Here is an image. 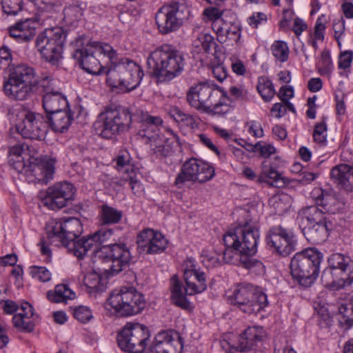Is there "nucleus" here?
<instances>
[{"label": "nucleus", "instance_id": "0e129e2a", "mask_svg": "<svg viewBox=\"0 0 353 353\" xmlns=\"http://www.w3.org/2000/svg\"><path fill=\"white\" fill-rule=\"evenodd\" d=\"M307 24L303 19L296 17L294 21L293 31L296 35L299 36L302 32L307 29Z\"/></svg>", "mask_w": 353, "mask_h": 353}, {"label": "nucleus", "instance_id": "7c9ffc66", "mask_svg": "<svg viewBox=\"0 0 353 353\" xmlns=\"http://www.w3.org/2000/svg\"><path fill=\"white\" fill-rule=\"evenodd\" d=\"M74 297L75 294L65 284L57 285L54 290L47 292V298L52 303H66Z\"/></svg>", "mask_w": 353, "mask_h": 353}, {"label": "nucleus", "instance_id": "f8f14e48", "mask_svg": "<svg viewBox=\"0 0 353 353\" xmlns=\"http://www.w3.org/2000/svg\"><path fill=\"white\" fill-rule=\"evenodd\" d=\"M230 298L233 305L250 314L260 312L268 303L267 295L249 283H238Z\"/></svg>", "mask_w": 353, "mask_h": 353}, {"label": "nucleus", "instance_id": "4d7b16f0", "mask_svg": "<svg viewBox=\"0 0 353 353\" xmlns=\"http://www.w3.org/2000/svg\"><path fill=\"white\" fill-rule=\"evenodd\" d=\"M353 52L352 51H345L340 54L339 57V67L340 68H348L352 63Z\"/></svg>", "mask_w": 353, "mask_h": 353}, {"label": "nucleus", "instance_id": "6e6552de", "mask_svg": "<svg viewBox=\"0 0 353 353\" xmlns=\"http://www.w3.org/2000/svg\"><path fill=\"white\" fill-rule=\"evenodd\" d=\"M327 263L322 274L326 285L341 289L353 283V260L350 256L334 253L328 257Z\"/></svg>", "mask_w": 353, "mask_h": 353}, {"label": "nucleus", "instance_id": "a18cd8bd", "mask_svg": "<svg viewBox=\"0 0 353 353\" xmlns=\"http://www.w3.org/2000/svg\"><path fill=\"white\" fill-rule=\"evenodd\" d=\"M173 112L174 114H172V117L182 126L190 127L191 128H194L196 126L195 118L192 115L186 114L184 112Z\"/></svg>", "mask_w": 353, "mask_h": 353}, {"label": "nucleus", "instance_id": "c756f323", "mask_svg": "<svg viewBox=\"0 0 353 353\" xmlns=\"http://www.w3.org/2000/svg\"><path fill=\"white\" fill-rule=\"evenodd\" d=\"M316 205H321L327 213L336 214L343 209L345 201L335 194L322 190L316 199Z\"/></svg>", "mask_w": 353, "mask_h": 353}, {"label": "nucleus", "instance_id": "5701e85b", "mask_svg": "<svg viewBox=\"0 0 353 353\" xmlns=\"http://www.w3.org/2000/svg\"><path fill=\"white\" fill-rule=\"evenodd\" d=\"M137 243L139 253L154 254L163 252L168 245V241L161 232L148 228L137 236Z\"/></svg>", "mask_w": 353, "mask_h": 353}, {"label": "nucleus", "instance_id": "c9c22d12", "mask_svg": "<svg viewBox=\"0 0 353 353\" xmlns=\"http://www.w3.org/2000/svg\"><path fill=\"white\" fill-rule=\"evenodd\" d=\"M256 89L265 101H270L275 94L273 83L266 76H261L259 77Z\"/></svg>", "mask_w": 353, "mask_h": 353}, {"label": "nucleus", "instance_id": "e2e57ef3", "mask_svg": "<svg viewBox=\"0 0 353 353\" xmlns=\"http://www.w3.org/2000/svg\"><path fill=\"white\" fill-rule=\"evenodd\" d=\"M130 157L128 152H121L115 159L117 169H121L130 163Z\"/></svg>", "mask_w": 353, "mask_h": 353}, {"label": "nucleus", "instance_id": "bb28decb", "mask_svg": "<svg viewBox=\"0 0 353 353\" xmlns=\"http://www.w3.org/2000/svg\"><path fill=\"white\" fill-rule=\"evenodd\" d=\"M332 230V223L304 225L302 232L306 239L313 243L319 244L326 240L328 233Z\"/></svg>", "mask_w": 353, "mask_h": 353}, {"label": "nucleus", "instance_id": "680f3d73", "mask_svg": "<svg viewBox=\"0 0 353 353\" xmlns=\"http://www.w3.org/2000/svg\"><path fill=\"white\" fill-rule=\"evenodd\" d=\"M325 29V25L321 21V18L319 17L316 21L315 27H314V38L316 40L323 41L324 39V30Z\"/></svg>", "mask_w": 353, "mask_h": 353}, {"label": "nucleus", "instance_id": "412c9836", "mask_svg": "<svg viewBox=\"0 0 353 353\" xmlns=\"http://www.w3.org/2000/svg\"><path fill=\"white\" fill-rule=\"evenodd\" d=\"M22 120L16 125L18 133L23 138L42 140L46 136L44 118L40 113L22 112Z\"/></svg>", "mask_w": 353, "mask_h": 353}, {"label": "nucleus", "instance_id": "49530a36", "mask_svg": "<svg viewBox=\"0 0 353 353\" xmlns=\"http://www.w3.org/2000/svg\"><path fill=\"white\" fill-rule=\"evenodd\" d=\"M30 148L28 145L24 143H18L10 148L9 159L17 157L23 158L32 156L30 154Z\"/></svg>", "mask_w": 353, "mask_h": 353}, {"label": "nucleus", "instance_id": "a878e982", "mask_svg": "<svg viewBox=\"0 0 353 353\" xmlns=\"http://www.w3.org/2000/svg\"><path fill=\"white\" fill-rule=\"evenodd\" d=\"M265 336L266 333L262 327H249L240 336L236 350L240 352L252 350L259 343L262 342Z\"/></svg>", "mask_w": 353, "mask_h": 353}, {"label": "nucleus", "instance_id": "8fccbe9b", "mask_svg": "<svg viewBox=\"0 0 353 353\" xmlns=\"http://www.w3.org/2000/svg\"><path fill=\"white\" fill-rule=\"evenodd\" d=\"M74 316L76 319L83 323H86L92 319V313L89 307L79 306L74 310Z\"/></svg>", "mask_w": 353, "mask_h": 353}, {"label": "nucleus", "instance_id": "dca6fc26", "mask_svg": "<svg viewBox=\"0 0 353 353\" xmlns=\"http://www.w3.org/2000/svg\"><path fill=\"white\" fill-rule=\"evenodd\" d=\"M150 332L148 328L140 323H128L118 333L117 343L119 347L130 353H147Z\"/></svg>", "mask_w": 353, "mask_h": 353}, {"label": "nucleus", "instance_id": "a19ab883", "mask_svg": "<svg viewBox=\"0 0 353 353\" xmlns=\"http://www.w3.org/2000/svg\"><path fill=\"white\" fill-rule=\"evenodd\" d=\"M271 50L273 56L279 61L285 62L288 60L289 50L285 42L281 41H275L272 44Z\"/></svg>", "mask_w": 353, "mask_h": 353}, {"label": "nucleus", "instance_id": "bf43d9fd", "mask_svg": "<svg viewBox=\"0 0 353 353\" xmlns=\"http://www.w3.org/2000/svg\"><path fill=\"white\" fill-rule=\"evenodd\" d=\"M11 53L8 47L3 46L0 48V68L6 67L11 60Z\"/></svg>", "mask_w": 353, "mask_h": 353}, {"label": "nucleus", "instance_id": "4be33fe9", "mask_svg": "<svg viewBox=\"0 0 353 353\" xmlns=\"http://www.w3.org/2000/svg\"><path fill=\"white\" fill-rule=\"evenodd\" d=\"M183 347L179 333L170 330L159 332L149 345L147 353H181Z\"/></svg>", "mask_w": 353, "mask_h": 353}, {"label": "nucleus", "instance_id": "338daca9", "mask_svg": "<svg viewBox=\"0 0 353 353\" xmlns=\"http://www.w3.org/2000/svg\"><path fill=\"white\" fill-rule=\"evenodd\" d=\"M19 310V313H21L25 317L34 319L33 307L29 303L24 302L21 303Z\"/></svg>", "mask_w": 353, "mask_h": 353}, {"label": "nucleus", "instance_id": "13d9d810", "mask_svg": "<svg viewBox=\"0 0 353 353\" xmlns=\"http://www.w3.org/2000/svg\"><path fill=\"white\" fill-rule=\"evenodd\" d=\"M249 126L248 132L252 134V136L260 138L263 136V130L261 126V124L254 121H250L246 123Z\"/></svg>", "mask_w": 353, "mask_h": 353}, {"label": "nucleus", "instance_id": "2eb2a0df", "mask_svg": "<svg viewBox=\"0 0 353 353\" xmlns=\"http://www.w3.org/2000/svg\"><path fill=\"white\" fill-rule=\"evenodd\" d=\"M67 32L61 27L46 29L36 40V47L42 57L54 65L61 58Z\"/></svg>", "mask_w": 353, "mask_h": 353}, {"label": "nucleus", "instance_id": "f704fd0d", "mask_svg": "<svg viewBox=\"0 0 353 353\" xmlns=\"http://www.w3.org/2000/svg\"><path fill=\"white\" fill-rule=\"evenodd\" d=\"M100 216L102 223L114 224L120 221L123 216V213L121 210L105 204L101 207Z\"/></svg>", "mask_w": 353, "mask_h": 353}, {"label": "nucleus", "instance_id": "aec40b11", "mask_svg": "<svg viewBox=\"0 0 353 353\" xmlns=\"http://www.w3.org/2000/svg\"><path fill=\"white\" fill-rule=\"evenodd\" d=\"M75 191L74 186L70 183H57L48 188L42 203L50 210H60L74 199Z\"/></svg>", "mask_w": 353, "mask_h": 353}, {"label": "nucleus", "instance_id": "0eeeda50", "mask_svg": "<svg viewBox=\"0 0 353 353\" xmlns=\"http://www.w3.org/2000/svg\"><path fill=\"white\" fill-rule=\"evenodd\" d=\"M26 157L17 159L10 158L9 164L19 174L34 176V180L47 184L53 177L56 157L44 155L40 157L30 156L28 162L26 163Z\"/></svg>", "mask_w": 353, "mask_h": 353}, {"label": "nucleus", "instance_id": "7ed1b4c3", "mask_svg": "<svg viewBox=\"0 0 353 353\" xmlns=\"http://www.w3.org/2000/svg\"><path fill=\"white\" fill-rule=\"evenodd\" d=\"M84 41L83 36H79L71 42L74 50L73 58L88 73L94 75L106 74L108 67L103 65L102 58L107 57L109 63H115L117 59V51L105 42L91 41L85 44Z\"/></svg>", "mask_w": 353, "mask_h": 353}, {"label": "nucleus", "instance_id": "c85d7f7f", "mask_svg": "<svg viewBox=\"0 0 353 353\" xmlns=\"http://www.w3.org/2000/svg\"><path fill=\"white\" fill-rule=\"evenodd\" d=\"M301 217L303 225L332 223L327 215L317 205H310L303 208Z\"/></svg>", "mask_w": 353, "mask_h": 353}, {"label": "nucleus", "instance_id": "864d4df0", "mask_svg": "<svg viewBox=\"0 0 353 353\" xmlns=\"http://www.w3.org/2000/svg\"><path fill=\"white\" fill-rule=\"evenodd\" d=\"M327 127L324 122H321L315 125L313 138L314 141L319 143H323L326 141Z\"/></svg>", "mask_w": 353, "mask_h": 353}, {"label": "nucleus", "instance_id": "6e6d98bb", "mask_svg": "<svg viewBox=\"0 0 353 353\" xmlns=\"http://www.w3.org/2000/svg\"><path fill=\"white\" fill-rule=\"evenodd\" d=\"M241 28L236 23H230L225 34V40L227 39L237 41L240 38Z\"/></svg>", "mask_w": 353, "mask_h": 353}, {"label": "nucleus", "instance_id": "20e7f679", "mask_svg": "<svg viewBox=\"0 0 353 353\" xmlns=\"http://www.w3.org/2000/svg\"><path fill=\"white\" fill-rule=\"evenodd\" d=\"M183 278L185 283V287H183L176 275L171 278V299L175 305L184 310H190V303L185 294L192 296L205 290L206 276L204 272L197 268L194 261L192 259H188L185 262Z\"/></svg>", "mask_w": 353, "mask_h": 353}, {"label": "nucleus", "instance_id": "b1692460", "mask_svg": "<svg viewBox=\"0 0 353 353\" xmlns=\"http://www.w3.org/2000/svg\"><path fill=\"white\" fill-rule=\"evenodd\" d=\"M212 93V89L206 82H199L191 86L187 92V101L192 108L196 110H209L207 105Z\"/></svg>", "mask_w": 353, "mask_h": 353}, {"label": "nucleus", "instance_id": "c03bdc74", "mask_svg": "<svg viewBox=\"0 0 353 353\" xmlns=\"http://www.w3.org/2000/svg\"><path fill=\"white\" fill-rule=\"evenodd\" d=\"M250 148L249 152H259L260 156L263 158H268L270 155L276 153V150L271 144H261V141L257 142L254 144V146L248 145Z\"/></svg>", "mask_w": 353, "mask_h": 353}, {"label": "nucleus", "instance_id": "72a5a7b5", "mask_svg": "<svg viewBox=\"0 0 353 353\" xmlns=\"http://www.w3.org/2000/svg\"><path fill=\"white\" fill-rule=\"evenodd\" d=\"M285 236V238L280 241V243L270 245L277 254L282 256H286L294 251L296 245V240L293 232Z\"/></svg>", "mask_w": 353, "mask_h": 353}, {"label": "nucleus", "instance_id": "2f4dec72", "mask_svg": "<svg viewBox=\"0 0 353 353\" xmlns=\"http://www.w3.org/2000/svg\"><path fill=\"white\" fill-rule=\"evenodd\" d=\"M259 183H267L276 188H282L285 185V179L281 176L276 170L270 168L265 170L257 178Z\"/></svg>", "mask_w": 353, "mask_h": 353}, {"label": "nucleus", "instance_id": "052dcab7", "mask_svg": "<svg viewBox=\"0 0 353 353\" xmlns=\"http://www.w3.org/2000/svg\"><path fill=\"white\" fill-rule=\"evenodd\" d=\"M9 32L10 37L14 38L19 42H25V38L28 37L26 35H23V31L21 32V30H20V28L18 26V23L14 26L10 27Z\"/></svg>", "mask_w": 353, "mask_h": 353}, {"label": "nucleus", "instance_id": "9d476101", "mask_svg": "<svg viewBox=\"0 0 353 353\" xmlns=\"http://www.w3.org/2000/svg\"><path fill=\"white\" fill-rule=\"evenodd\" d=\"M94 252V263H106L107 271L115 275L129 267L132 259L129 248L124 243L100 244Z\"/></svg>", "mask_w": 353, "mask_h": 353}, {"label": "nucleus", "instance_id": "f03ea898", "mask_svg": "<svg viewBox=\"0 0 353 353\" xmlns=\"http://www.w3.org/2000/svg\"><path fill=\"white\" fill-rule=\"evenodd\" d=\"M82 232V223L75 217H70L64 221H52L47 226L48 238L51 243L57 245L61 243L79 259H83L88 251L106 243L112 236V230L101 229L77 240Z\"/></svg>", "mask_w": 353, "mask_h": 353}, {"label": "nucleus", "instance_id": "cd10ccee", "mask_svg": "<svg viewBox=\"0 0 353 353\" xmlns=\"http://www.w3.org/2000/svg\"><path fill=\"white\" fill-rule=\"evenodd\" d=\"M46 117L54 132H63L68 130L73 119L72 112H46Z\"/></svg>", "mask_w": 353, "mask_h": 353}, {"label": "nucleus", "instance_id": "a211bd4d", "mask_svg": "<svg viewBox=\"0 0 353 353\" xmlns=\"http://www.w3.org/2000/svg\"><path fill=\"white\" fill-rule=\"evenodd\" d=\"M131 121L130 112H101L94 123V128L100 137L111 139L126 131L130 128Z\"/></svg>", "mask_w": 353, "mask_h": 353}, {"label": "nucleus", "instance_id": "603ef678", "mask_svg": "<svg viewBox=\"0 0 353 353\" xmlns=\"http://www.w3.org/2000/svg\"><path fill=\"white\" fill-rule=\"evenodd\" d=\"M65 18L70 22L78 21L83 15L82 10L77 6H70L64 10Z\"/></svg>", "mask_w": 353, "mask_h": 353}, {"label": "nucleus", "instance_id": "4c0bfd02", "mask_svg": "<svg viewBox=\"0 0 353 353\" xmlns=\"http://www.w3.org/2000/svg\"><path fill=\"white\" fill-rule=\"evenodd\" d=\"M292 232L283 228L281 225H275L271 228L266 235V241L269 246L279 244L285 236L290 235Z\"/></svg>", "mask_w": 353, "mask_h": 353}, {"label": "nucleus", "instance_id": "473e14b6", "mask_svg": "<svg viewBox=\"0 0 353 353\" xmlns=\"http://www.w3.org/2000/svg\"><path fill=\"white\" fill-rule=\"evenodd\" d=\"M61 105H66L68 108L66 99L58 92H48L43 97V108L44 110H65L61 108Z\"/></svg>", "mask_w": 353, "mask_h": 353}, {"label": "nucleus", "instance_id": "1a4fd4ad", "mask_svg": "<svg viewBox=\"0 0 353 353\" xmlns=\"http://www.w3.org/2000/svg\"><path fill=\"white\" fill-rule=\"evenodd\" d=\"M37 83L34 69L20 64L11 70L8 79L4 82V92L17 100H23L30 94Z\"/></svg>", "mask_w": 353, "mask_h": 353}, {"label": "nucleus", "instance_id": "393cba45", "mask_svg": "<svg viewBox=\"0 0 353 353\" xmlns=\"http://www.w3.org/2000/svg\"><path fill=\"white\" fill-rule=\"evenodd\" d=\"M330 176L337 187L347 192H353V167L341 163L333 167Z\"/></svg>", "mask_w": 353, "mask_h": 353}, {"label": "nucleus", "instance_id": "5fc2aeb1", "mask_svg": "<svg viewBox=\"0 0 353 353\" xmlns=\"http://www.w3.org/2000/svg\"><path fill=\"white\" fill-rule=\"evenodd\" d=\"M223 14V10H221L219 8L214 6L207 8L203 11V14L208 19L212 21V22L216 21V20L223 19L221 18Z\"/></svg>", "mask_w": 353, "mask_h": 353}, {"label": "nucleus", "instance_id": "e433bc0d", "mask_svg": "<svg viewBox=\"0 0 353 353\" xmlns=\"http://www.w3.org/2000/svg\"><path fill=\"white\" fill-rule=\"evenodd\" d=\"M104 272H108L106 268H103L102 269L97 268V270H94L92 272L88 273L85 275L83 279L84 285L90 290L94 291L101 290V286L100 283L101 274Z\"/></svg>", "mask_w": 353, "mask_h": 353}, {"label": "nucleus", "instance_id": "f3484780", "mask_svg": "<svg viewBox=\"0 0 353 353\" xmlns=\"http://www.w3.org/2000/svg\"><path fill=\"white\" fill-rule=\"evenodd\" d=\"M106 71L107 80L116 85L125 87L128 90L135 89L140 83L143 74L140 67L128 59L110 63Z\"/></svg>", "mask_w": 353, "mask_h": 353}, {"label": "nucleus", "instance_id": "ea45409f", "mask_svg": "<svg viewBox=\"0 0 353 353\" xmlns=\"http://www.w3.org/2000/svg\"><path fill=\"white\" fill-rule=\"evenodd\" d=\"M12 322L16 328L24 332H31L35 326L34 319L25 317L21 313L14 314Z\"/></svg>", "mask_w": 353, "mask_h": 353}, {"label": "nucleus", "instance_id": "774afa93", "mask_svg": "<svg viewBox=\"0 0 353 353\" xmlns=\"http://www.w3.org/2000/svg\"><path fill=\"white\" fill-rule=\"evenodd\" d=\"M263 20H266V16L261 12H257L248 18V23L254 28H257L259 24Z\"/></svg>", "mask_w": 353, "mask_h": 353}, {"label": "nucleus", "instance_id": "79ce46f5", "mask_svg": "<svg viewBox=\"0 0 353 353\" xmlns=\"http://www.w3.org/2000/svg\"><path fill=\"white\" fill-rule=\"evenodd\" d=\"M36 23L30 19H26L24 21L18 22V26L21 32L23 31V35L28 36L25 38V42H28L32 39L36 34Z\"/></svg>", "mask_w": 353, "mask_h": 353}, {"label": "nucleus", "instance_id": "ddd939ff", "mask_svg": "<svg viewBox=\"0 0 353 353\" xmlns=\"http://www.w3.org/2000/svg\"><path fill=\"white\" fill-rule=\"evenodd\" d=\"M190 9L185 3L173 1L163 6L155 14L159 32L163 34L179 30L190 17Z\"/></svg>", "mask_w": 353, "mask_h": 353}, {"label": "nucleus", "instance_id": "9b49d317", "mask_svg": "<svg viewBox=\"0 0 353 353\" xmlns=\"http://www.w3.org/2000/svg\"><path fill=\"white\" fill-rule=\"evenodd\" d=\"M109 304L122 316L140 314L146 306L144 295L133 287H121L114 290L109 299Z\"/></svg>", "mask_w": 353, "mask_h": 353}, {"label": "nucleus", "instance_id": "58836bf2", "mask_svg": "<svg viewBox=\"0 0 353 353\" xmlns=\"http://www.w3.org/2000/svg\"><path fill=\"white\" fill-rule=\"evenodd\" d=\"M340 314L339 322L346 329L353 326V303L342 304L339 307Z\"/></svg>", "mask_w": 353, "mask_h": 353}, {"label": "nucleus", "instance_id": "39448f33", "mask_svg": "<svg viewBox=\"0 0 353 353\" xmlns=\"http://www.w3.org/2000/svg\"><path fill=\"white\" fill-rule=\"evenodd\" d=\"M152 75L159 81H170L183 70L185 61L183 54L174 46L163 45L152 52L147 59Z\"/></svg>", "mask_w": 353, "mask_h": 353}, {"label": "nucleus", "instance_id": "3c124183", "mask_svg": "<svg viewBox=\"0 0 353 353\" xmlns=\"http://www.w3.org/2000/svg\"><path fill=\"white\" fill-rule=\"evenodd\" d=\"M230 23H228L221 20H216L212 22V27L214 32L217 34V37L221 43L225 41V34H227V30Z\"/></svg>", "mask_w": 353, "mask_h": 353}, {"label": "nucleus", "instance_id": "f257e3e1", "mask_svg": "<svg viewBox=\"0 0 353 353\" xmlns=\"http://www.w3.org/2000/svg\"><path fill=\"white\" fill-rule=\"evenodd\" d=\"M245 220L230 228L223 236L225 250L223 252V260L227 263H232L234 254L239 257L241 263L245 268L257 272H265L263 264L252 257L257 252V245L260 233L258 221L250 217L247 212Z\"/></svg>", "mask_w": 353, "mask_h": 353}, {"label": "nucleus", "instance_id": "09e8293b", "mask_svg": "<svg viewBox=\"0 0 353 353\" xmlns=\"http://www.w3.org/2000/svg\"><path fill=\"white\" fill-rule=\"evenodd\" d=\"M30 274L32 276L41 282L49 281L51 279V273L45 267H31Z\"/></svg>", "mask_w": 353, "mask_h": 353}, {"label": "nucleus", "instance_id": "69168bd1", "mask_svg": "<svg viewBox=\"0 0 353 353\" xmlns=\"http://www.w3.org/2000/svg\"><path fill=\"white\" fill-rule=\"evenodd\" d=\"M17 263V256L15 254H8L0 258V263L3 266L15 265Z\"/></svg>", "mask_w": 353, "mask_h": 353}, {"label": "nucleus", "instance_id": "de8ad7c7", "mask_svg": "<svg viewBox=\"0 0 353 353\" xmlns=\"http://www.w3.org/2000/svg\"><path fill=\"white\" fill-rule=\"evenodd\" d=\"M279 97L285 105V110H295L294 105L289 102L294 95V90L291 86H282L279 92Z\"/></svg>", "mask_w": 353, "mask_h": 353}, {"label": "nucleus", "instance_id": "37998d69", "mask_svg": "<svg viewBox=\"0 0 353 353\" xmlns=\"http://www.w3.org/2000/svg\"><path fill=\"white\" fill-rule=\"evenodd\" d=\"M22 0H1L2 9L7 15H16L22 10Z\"/></svg>", "mask_w": 353, "mask_h": 353}, {"label": "nucleus", "instance_id": "6ab92c4d", "mask_svg": "<svg viewBox=\"0 0 353 353\" xmlns=\"http://www.w3.org/2000/svg\"><path fill=\"white\" fill-rule=\"evenodd\" d=\"M214 169L209 164L192 158L186 161L176 175L174 185L178 188H184L186 182L204 183L213 178Z\"/></svg>", "mask_w": 353, "mask_h": 353}, {"label": "nucleus", "instance_id": "4468645a", "mask_svg": "<svg viewBox=\"0 0 353 353\" xmlns=\"http://www.w3.org/2000/svg\"><path fill=\"white\" fill-rule=\"evenodd\" d=\"M141 123L143 132L141 136L146 139L145 143L150 145L153 153L157 157L171 155L172 148L169 142L170 138H165L159 133V126L163 123L162 119L142 113Z\"/></svg>", "mask_w": 353, "mask_h": 353}, {"label": "nucleus", "instance_id": "423d86ee", "mask_svg": "<svg viewBox=\"0 0 353 353\" xmlns=\"http://www.w3.org/2000/svg\"><path fill=\"white\" fill-rule=\"evenodd\" d=\"M322 260L323 254L314 248L296 252L290 262L292 278L304 288L311 286L319 276Z\"/></svg>", "mask_w": 353, "mask_h": 353}]
</instances>
